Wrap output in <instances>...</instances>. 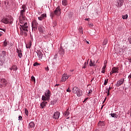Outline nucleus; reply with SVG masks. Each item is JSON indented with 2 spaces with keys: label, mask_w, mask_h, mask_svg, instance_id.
<instances>
[{
  "label": "nucleus",
  "mask_w": 131,
  "mask_h": 131,
  "mask_svg": "<svg viewBox=\"0 0 131 131\" xmlns=\"http://www.w3.org/2000/svg\"><path fill=\"white\" fill-rule=\"evenodd\" d=\"M19 29L20 30V35L27 36V32H28V25L27 23H25L23 25H20Z\"/></svg>",
  "instance_id": "1"
},
{
  "label": "nucleus",
  "mask_w": 131,
  "mask_h": 131,
  "mask_svg": "<svg viewBox=\"0 0 131 131\" xmlns=\"http://www.w3.org/2000/svg\"><path fill=\"white\" fill-rule=\"evenodd\" d=\"M52 96V93L50 90L46 91L45 93V95L42 96L41 100L42 101H50V99H51V96Z\"/></svg>",
  "instance_id": "2"
},
{
  "label": "nucleus",
  "mask_w": 131,
  "mask_h": 131,
  "mask_svg": "<svg viewBox=\"0 0 131 131\" xmlns=\"http://www.w3.org/2000/svg\"><path fill=\"white\" fill-rule=\"evenodd\" d=\"M20 9H22L20 11V17L23 20H26V17H25V12H26V10H27V7H26V5H23Z\"/></svg>",
  "instance_id": "3"
},
{
  "label": "nucleus",
  "mask_w": 131,
  "mask_h": 131,
  "mask_svg": "<svg viewBox=\"0 0 131 131\" xmlns=\"http://www.w3.org/2000/svg\"><path fill=\"white\" fill-rule=\"evenodd\" d=\"M7 84L8 82L6 79H0V88H3V86H4V88H6Z\"/></svg>",
  "instance_id": "4"
},
{
  "label": "nucleus",
  "mask_w": 131,
  "mask_h": 131,
  "mask_svg": "<svg viewBox=\"0 0 131 131\" xmlns=\"http://www.w3.org/2000/svg\"><path fill=\"white\" fill-rule=\"evenodd\" d=\"M37 27H38V23H37L36 20L34 19L32 22V30H33V29H37Z\"/></svg>",
  "instance_id": "5"
},
{
  "label": "nucleus",
  "mask_w": 131,
  "mask_h": 131,
  "mask_svg": "<svg viewBox=\"0 0 131 131\" xmlns=\"http://www.w3.org/2000/svg\"><path fill=\"white\" fill-rule=\"evenodd\" d=\"M53 14L56 16H60L61 15V9L60 6H58L54 10Z\"/></svg>",
  "instance_id": "6"
},
{
  "label": "nucleus",
  "mask_w": 131,
  "mask_h": 131,
  "mask_svg": "<svg viewBox=\"0 0 131 131\" xmlns=\"http://www.w3.org/2000/svg\"><path fill=\"white\" fill-rule=\"evenodd\" d=\"M36 53H37L39 60H42V56H43V51H42V50H37V52H36Z\"/></svg>",
  "instance_id": "7"
},
{
  "label": "nucleus",
  "mask_w": 131,
  "mask_h": 131,
  "mask_svg": "<svg viewBox=\"0 0 131 131\" xmlns=\"http://www.w3.org/2000/svg\"><path fill=\"white\" fill-rule=\"evenodd\" d=\"M69 77H70V75H67V74L64 73L62 75L61 81H62V82H65Z\"/></svg>",
  "instance_id": "8"
},
{
  "label": "nucleus",
  "mask_w": 131,
  "mask_h": 131,
  "mask_svg": "<svg viewBox=\"0 0 131 131\" xmlns=\"http://www.w3.org/2000/svg\"><path fill=\"white\" fill-rule=\"evenodd\" d=\"M123 82H124V78H121L120 80L117 81L116 86H120L121 84H123Z\"/></svg>",
  "instance_id": "9"
},
{
  "label": "nucleus",
  "mask_w": 131,
  "mask_h": 131,
  "mask_svg": "<svg viewBox=\"0 0 131 131\" xmlns=\"http://www.w3.org/2000/svg\"><path fill=\"white\" fill-rule=\"evenodd\" d=\"M2 22L4 24H9V23H11V21H10V19L9 18H6V17H4L2 19Z\"/></svg>",
  "instance_id": "10"
},
{
  "label": "nucleus",
  "mask_w": 131,
  "mask_h": 131,
  "mask_svg": "<svg viewBox=\"0 0 131 131\" xmlns=\"http://www.w3.org/2000/svg\"><path fill=\"white\" fill-rule=\"evenodd\" d=\"M59 117H60V112L58 111L55 112L53 114V118L54 119H59Z\"/></svg>",
  "instance_id": "11"
},
{
  "label": "nucleus",
  "mask_w": 131,
  "mask_h": 131,
  "mask_svg": "<svg viewBox=\"0 0 131 131\" xmlns=\"http://www.w3.org/2000/svg\"><path fill=\"white\" fill-rule=\"evenodd\" d=\"M117 5L116 7H122L123 6V3H124V0H117Z\"/></svg>",
  "instance_id": "12"
},
{
  "label": "nucleus",
  "mask_w": 131,
  "mask_h": 131,
  "mask_svg": "<svg viewBox=\"0 0 131 131\" xmlns=\"http://www.w3.org/2000/svg\"><path fill=\"white\" fill-rule=\"evenodd\" d=\"M16 53H17V56L19 58H21L23 57V55L22 54V51L21 50L17 49Z\"/></svg>",
  "instance_id": "13"
},
{
  "label": "nucleus",
  "mask_w": 131,
  "mask_h": 131,
  "mask_svg": "<svg viewBox=\"0 0 131 131\" xmlns=\"http://www.w3.org/2000/svg\"><path fill=\"white\" fill-rule=\"evenodd\" d=\"M45 29V28L42 25H39L38 27V30H39V32L40 33H43V30Z\"/></svg>",
  "instance_id": "14"
},
{
  "label": "nucleus",
  "mask_w": 131,
  "mask_h": 131,
  "mask_svg": "<svg viewBox=\"0 0 131 131\" xmlns=\"http://www.w3.org/2000/svg\"><path fill=\"white\" fill-rule=\"evenodd\" d=\"M47 104H48V102L46 101H43L40 104L41 109H43V107L47 106Z\"/></svg>",
  "instance_id": "15"
},
{
  "label": "nucleus",
  "mask_w": 131,
  "mask_h": 131,
  "mask_svg": "<svg viewBox=\"0 0 131 131\" xmlns=\"http://www.w3.org/2000/svg\"><path fill=\"white\" fill-rule=\"evenodd\" d=\"M107 61H105L104 62V66L102 68L101 73H105V69H106V67H107Z\"/></svg>",
  "instance_id": "16"
},
{
  "label": "nucleus",
  "mask_w": 131,
  "mask_h": 131,
  "mask_svg": "<svg viewBox=\"0 0 131 131\" xmlns=\"http://www.w3.org/2000/svg\"><path fill=\"white\" fill-rule=\"evenodd\" d=\"M64 53L65 52L64 51V49H63V48L60 47L59 49L58 54H59V55H61V56H63Z\"/></svg>",
  "instance_id": "17"
},
{
  "label": "nucleus",
  "mask_w": 131,
  "mask_h": 131,
  "mask_svg": "<svg viewBox=\"0 0 131 131\" xmlns=\"http://www.w3.org/2000/svg\"><path fill=\"white\" fill-rule=\"evenodd\" d=\"M113 71V73H118V71H119V69L116 67H113L112 69Z\"/></svg>",
  "instance_id": "18"
},
{
  "label": "nucleus",
  "mask_w": 131,
  "mask_h": 131,
  "mask_svg": "<svg viewBox=\"0 0 131 131\" xmlns=\"http://www.w3.org/2000/svg\"><path fill=\"white\" fill-rule=\"evenodd\" d=\"M47 17V14H42L40 15V17H38V19L39 21H42L43 20V18Z\"/></svg>",
  "instance_id": "19"
},
{
  "label": "nucleus",
  "mask_w": 131,
  "mask_h": 131,
  "mask_svg": "<svg viewBox=\"0 0 131 131\" xmlns=\"http://www.w3.org/2000/svg\"><path fill=\"white\" fill-rule=\"evenodd\" d=\"M77 97H81L82 96V91L80 89H78V91H77V93H76Z\"/></svg>",
  "instance_id": "20"
},
{
  "label": "nucleus",
  "mask_w": 131,
  "mask_h": 131,
  "mask_svg": "<svg viewBox=\"0 0 131 131\" xmlns=\"http://www.w3.org/2000/svg\"><path fill=\"white\" fill-rule=\"evenodd\" d=\"M79 89H78V88H77V86H74L73 88L72 92V93H73V94H76V93H77V91Z\"/></svg>",
  "instance_id": "21"
},
{
  "label": "nucleus",
  "mask_w": 131,
  "mask_h": 131,
  "mask_svg": "<svg viewBox=\"0 0 131 131\" xmlns=\"http://www.w3.org/2000/svg\"><path fill=\"white\" fill-rule=\"evenodd\" d=\"M35 126V124H34V122H31L29 124V128H32Z\"/></svg>",
  "instance_id": "22"
},
{
  "label": "nucleus",
  "mask_w": 131,
  "mask_h": 131,
  "mask_svg": "<svg viewBox=\"0 0 131 131\" xmlns=\"http://www.w3.org/2000/svg\"><path fill=\"white\" fill-rule=\"evenodd\" d=\"M62 5L66 7V6L68 5V0H62Z\"/></svg>",
  "instance_id": "23"
},
{
  "label": "nucleus",
  "mask_w": 131,
  "mask_h": 131,
  "mask_svg": "<svg viewBox=\"0 0 131 131\" xmlns=\"http://www.w3.org/2000/svg\"><path fill=\"white\" fill-rule=\"evenodd\" d=\"M68 110H69V109H67V110L64 112V117H67V116H69L70 115V113Z\"/></svg>",
  "instance_id": "24"
},
{
  "label": "nucleus",
  "mask_w": 131,
  "mask_h": 131,
  "mask_svg": "<svg viewBox=\"0 0 131 131\" xmlns=\"http://www.w3.org/2000/svg\"><path fill=\"white\" fill-rule=\"evenodd\" d=\"M110 115H111V117H113V118H117L118 117V115L116 114H110Z\"/></svg>",
  "instance_id": "25"
},
{
  "label": "nucleus",
  "mask_w": 131,
  "mask_h": 131,
  "mask_svg": "<svg viewBox=\"0 0 131 131\" xmlns=\"http://www.w3.org/2000/svg\"><path fill=\"white\" fill-rule=\"evenodd\" d=\"M32 43L31 41L29 42L27 44H26L27 49H30L31 48Z\"/></svg>",
  "instance_id": "26"
},
{
  "label": "nucleus",
  "mask_w": 131,
  "mask_h": 131,
  "mask_svg": "<svg viewBox=\"0 0 131 131\" xmlns=\"http://www.w3.org/2000/svg\"><path fill=\"white\" fill-rule=\"evenodd\" d=\"M8 45H9V42H7V39H5L3 42V46L6 48V47H8Z\"/></svg>",
  "instance_id": "27"
},
{
  "label": "nucleus",
  "mask_w": 131,
  "mask_h": 131,
  "mask_svg": "<svg viewBox=\"0 0 131 131\" xmlns=\"http://www.w3.org/2000/svg\"><path fill=\"white\" fill-rule=\"evenodd\" d=\"M25 20L23 19V18L20 17V23L21 25H23L24 23H25Z\"/></svg>",
  "instance_id": "28"
},
{
  "label": "nucleus",
  "mask_w": 131,
  "mask_h": 131,
  "mask_svg": "<svg viewBox=\"0 0 131 131\" xmlns=\"http://www.w3.org/2000/svg\"><path fill=\"white\" fill-rule=\"evenodd\" d=\"M58 100L57 99H54L51 101V105H55V104H56Z\"/></svg>",
  "instance_id": "29"
},
{
  "label": "nucleus",
  "mask_w": 131,
  "mask_h": 131,
  "mask_svg": "<svg viewBox=\"0 0 131 131\" xmlns=\"http://www.w3.org/2000/svg\"><path fill=\"white\" fill-rule=\"evenodd\" d=\"M31 81H33V82H34V83H35V77H34V76H32L31 77Z\"/></svg>",
  "instance_id": "30"
},
{
  "label": "nucleus",
  "mask_w": 131,
  "mask_h": 131,
  "mask_svg": "<svg viewBox=\"0 0 131 131\" xmlns=\"http://www.w3.org/2000/svg\"><path fill=\"white\" fill-rule=\"evenodd\" d=\"M4 33H6V30H3V31H0V36H2Z\"/></svg>",
  "instance_id": "31"
},
{
  "label": "nucleus",
  "mask_w": 131,
  "mask_h": 131,
  "mask_svg": "<svg viewBox=\"0 0 131 131\" xmlns=\"http://www.w3.org/2000/svg\"><path fill=\"white\" fill-rule=\"evenodd\" d=\"M89 65H90V66L91 67H93V66H94V62H93L92 61V59H91V60H90V63H89Z\"/></svg>",
  "instance_id": "32"
},
{
  "label": "nucleus",
  "mask_w": 131,
  "mask_h": 131,
  "mask_svg": "<svg viewBox=\"0 0 131 131\" xmlns=\"http://www.w3.org/2000/svg\"><path fill=\"white\" fill-rule=\"evenodd\" d=\"M128 17V15H127V14H126L125 15H122V18L123 19H127Z\"/></svg>",
  "instance_id": "33"
},
{
  "label": "nucleus",
  "mask_w": 131,
  "mask_h": 131,
  "mask_svg": "<svg viewBox=\"0 0 131 131\" xmlns=\"http://www.w3.org/2000/svg\"><path fill=\"white\" fill-rule=\"evenodd\" d=\"M107 42H108V40L107 39H105L103 42V46H106V45H107Z\"/></svg>",
  "instance_id": "34"
},
{
  "label": "nucleus",
  "mask_w": 131,
  "mask_h": 131,
  "mask_svg": "<svg viewBox=\"0 0 131 131\" xmlns=\"http://www.w3.org/2000/svg\"><path fill=\"white\" fill-rule=\"evenodd\" d=\"M111 89V87H109L108 90H107L106 93H107V96H109L110 95V89Z\"/></svg>",
  "instance_id": "35"
},
{
  "label": "nucleus",
  "mask_w": 131,
  "mask_h": 131,
  "mask_svg": "<svg viewBox=\"0 0 131 131\" xmlns=\"http://www.w3.org/2000/svg\"><path fill=\"white\" fill-rule=\"evenodd\" d=\"M25 113L26 115H28L29 112L28 110H27V108H25Z\"/></svg>",
  "instance_id": "36"
},
{
  "label": "nucleus",
  "mask_w": 131,
  "mask_h": 131,
  "mask_svg": "<svg viewBox=\"0 0 131 131\" xmlns=\"http://www.w3.org/2000/svg\"><path fill=\"white\" fill-rule=\"evenodd\" d=\"M99 124H100V125H103V126H105V124H104V122H101V121H99Z\"/></svg>",
  "instance_id": "37"
},
{
  "label": "nucleus",
  "mask_w": 131,
  "mask_h": 131,
  "mask_svg": "<svg viewBox=\"0 0 131 131\" xmlns=\"http://www.w3.org/2000/svg\"><path fill=\"white\" fill-rule=\"evenodd\" d=\"M6 51H2V56H3V57H5V56H6Z\"/></svg>",
  "instance_id": "38"
},
{
  "label": "nucleus",
  "mask_w": 131,
  "mask_h": 131,
  "mask_svg": "<svg viewBox=\"0 0 131 131\" xmlns=\"http://www.w3.org/2000/svg\"><path fill=\"white\" fill-rule=\"evenodd\" d=\"M107 83H108V79H107V80H105L104 81V85H107Z\"/></svg>",
  "instance_id": "39"
},
{
  "label": "nucleus",
  "mask_w": 131,
  "mask_h": 131,
  "mask_svg": "<svg viewBox=\"0 0 131 131\" xmlns=\"http://www.w3.org/2000/svg\"><path fill=\"white\" fill-rule=\"evenodd\" d=\"M38 65H39V63H37V62H35L34 64H33V66L35 67V66H38Z\"/></svg>",
  "instance_id": "40"
},
{
  "label": "nucleus",
  "mask_w": 131,
  "mask_h": 131,
  "mask_svg": "<svg viewBox=\"0 0 131 131\" xmlns=\"http://www.w3.org/2000/svg\"><path fill=\"white\" fill-rule=\"evenodd\" d=\"M67 92L70 93L71 92V90H70L69 88L68 89H67Z\"/></svg>",
  "instance_id": "41"
},
{
  "label": "nucleus",
  "mask_w": 131,
  "mask_h": 131,
  "mask_svg": "<svg viewBox=\"0 0 131 131\" xmlns=\"http://www.w3.org/2000/svg\"><path fill=\"white\" fill-rule=\"evenodd\" d=\"M18 120H22V116H19L18 117Z\"/></svg>",
  "instance_id": "42"
},
{
  "label": "nucleus",
  "mask_w": 131,
  "mask_h": 131,
  "mask_svg": "<svg viewBox=\"0 0 131 131\" xmlns=\"http://www.w3.org/2000/svg\"><path fill=\"white\" fill-rule=\"evenodd\" d=\"M128 41L129 43L131 44V37L128 38Z\"/></svg>",
  "instance_id": "43"
},
{
  "label": "nucleus",
  "mask_w": 131,
  "mask_h": 131,
  "mask_svg": "<svg viewBox=\"0 0 131 131\" xmlns=\"http://www.w3.org/2000/svg\"><path fill=\"white\" fill-rule=\"evenodd\" d=\"M88 64H89V62H86V61H85L84 63V65L88 66Z\"/></svg>",
  "instance_id": "44"
},
{
  "label": "nucleus",
  "mask_w": 131,
  "mask_h": 131,
  "mask_svg": "<svg viewBox=\"0 0 131 131\" xmlns=\"http://www.w3.org/2000/svg\"><path fill=\"white\" fill-rule=\"evenodd\" d=\"M82 68H83V69H85V68H86V66L83 64V67H82Z\"/></svg>",
  "instance_id": "45"
},
{
  "label": "nucleus",
  "mask_w": 131,
  "mask_h": 131,
  "mask_svg": "<svg viewBox=\"0 0 131 131\" xmlns=\"http://www.w3.org/2000/svg\"><path fill=\"white\" fill-rule=\"evenodd\" d=\"M93 92V90H92V89H90L89 91V94H91V93Z\"/></svg>",
  "instance_id": "46"
},
{
  "label": "nucleus",
  "mask_w": 131,
  "mask_h": 131,
  "mask_svg": "<svg viewBox=\"0 0 131 131\" xmlns=\"http://www.w3.org/2000/svg\"><path fill=\"white\" fill-rule=\"evenodd\" d=\"M45 70H46V71H49V67H47V68H45Z\"/></svg>",
  "instance_id": "47"
},
{
  "label": "nucleus",
  "mask_w": 131,
  "mask_h": 131,
  "mask_svg": "<svg viewBox=\"0 0 131 131\" xmlns=\"http://www.w3.org/2000/svg\"><path fill=\"white\" fill-rule=\"evenodd\" d=\"M88 99H89V98H85L84 101H83V103H84V102H85V101H87Z\"/></svg>",
  "instance_id": "48"
},
{
  "label": "nucleus",
  "mask_w": 131,
  "mask_h": 131,
  "mask_svg": "<svg viewBox=\"0 0 131 131\" xmlns=\"http://www.w3.org/2000/svg\"><path fill=\"white\" fill-rule=\"evenodd\" d=\"M85 42H86V43H88V45H90V41H87L86 40H85Z\"/></svg>",
  "instance_id": "49"
},
{
  "label": "nucleus",
  "mask_w": 131,
  "mask_h": 131,
  "mask_svg": "<svg viewBox=\"0 0 131 131\" xmlns=\"http://www.w3.org/2000/svg\"><path fill=\"white\" fill-rule=\"evenodd\" d=\"M129 60V64H130V65H131V58H130V59H128Z\"/></svg>",
  "instance_id": "50"
},
{
  "label": "nucleus",
  "mask_w": 131,
  "mask_h": 131,
  "mask_svg": "<svg viewBox=\"0 0 131 131\" xmlns=\"http://www.w3.org/2000/svg\"><path fill=\"white\" fill-rule=\"evenodd\" d=\"M113 71H111V72H110V75H112V74H113Z\"/></svg>",
  "instance_id": "51"
},
{
  "label": "nucleus",
  "mask_w": 131,
  "mask_h": 131,
  "mask_svg": "<svg viewBox=\"0 0 131 131\" xmlns=\"http://www.w3.org/2000/svg\"><path fill=\"white\" fill-rule=\"evenodd\" d=\"M93 24H89V26H90V27H93Z\"/></svg>",
  "instance_id": "52"
},
{
  "label": "nucleus",
  "mask_w": 131,
  "mask_h": 131,
  "mask_svg": "<svg viewBox=\"0 0 131 131\" xmlns=\"http://www.w3.org/2000/svg\"><path fill=\"white\" fill-rule=\"evenodd\" d=\"M128 78L129 79L131 78V74L129 75Z\"/></svg>",
  "instance_id": "53"
},
{
  "label": "nucleus",
  "mask_w": 131,
  "mask_h": 131,
  "mask_svg": "<svg viewBox=\"0 0 131 131\" xmlns=\"http://www.w3.org/2000/svg\"><path fill=\"white\" fill-rule=\"evenodd\" d=\"M106 98L104 99V101L102 102V104H104V103H105V101H106Z\"/></svg>",
  "instance_id": "54"
},
{
  "label": "nucleus",
  "mask_w": 131,
  "mask_h": 131,
  "mask_svg": "<svg viewBox=\"0 0 131 131\" xmlns=\"http://www.w3.org/2000/svg\"><path fill=\"white\" fill-rule=\"evenodd\" d=\"M120 51H122V53H123V52H124V50H123V49H121L120 50Z\"/></svg>",
  "instance_id": "55"
},
{
  "label": "nucleus",
  "mask_w": 131,
  "mask_h": 131,
  "mask_svg": "<svg viewBox=\"0 0 131 131\" xmlns=\"http://www.w3.org/2000/svg\"><path fill=\"white\" fill-rule=\"evenodd\" d=\"M4 30H5V29H2L0 28V30H2L3 31H4Z\"/></svg>",
  "instance_id": "56"
},
{
  "label": "nucleus",
  "mask_w": 131,
  "mask_h": 131,
  "mask_svg": "<svg viewBox=\"0 0 131 131\" xmlns=\"http://www.w3.org/2000/svg\"><path fill=\"white\" fill-rule=\"evenodd\" d=\"M94 79H95V78H93L91 81V82H92V81H93V80H94Z\"/></svg>",
  "instance_id": "57"
},
{
  "label": "nucleus",
  "mask_w": 131,
  "mask_h": 131,
  "mask_svg": "<svg viewBox=\"0 0 131 131\" xmlns=\"http://www.w3.org/2000/svg\"><path fill=\"white\" fill-rule=\"evenodd\" d=\"M58 85H60V84H55V86H58Z\"/></svg>",
  "instance_id": "58"
},
{
  "label": "nucleus",
  "mask_w": 131,
  "mask_h": 131,
  "mask_svg": "<svg viewBox=\"0 0 131 131\" xmlns=\"http://www.w3.org/2000/svg\"><path fill=\"white\" fill-rule=\"evenodd\" d=\"M85 21H89V18H85Z\"/></svg>",
  "instance_id": "59"
},
{
  "label": "nucleus",
  "mask_w": 131,
  "mask_h": 131,
  "mask_svg": "<svg viewBox=\"0 0 131 131\" xmlns=\"http://www.w3.org/2000/svg\"><path fill=\"white\" fill-rule=\"evenodd\" d=\"M103 107H104V105H102V106L101 107V110H102V109H103Z\"/></svg>",
  "instance_id": "60"
},
{
  "label": "nucleus",
  "mask_w": 131,
  "mask_h": 131,
  "mask_svg": "<svg viewBox=\"0 0 131 131\" xmlns=\"http://www.w3.org/2000/svg\"><path fill=\"white\" fill-rule=\"evenodd\" d=\"M71 72H73L74 70H70Z\"/></svg>",
  "instance_id": "61"
},
{
  "label": "nucleus",
  "mask_w": 131,
  "mask_h": 131,
  "mask_svg": "<svg viewBox=\"0 0 131 131\" xmlns=\"http://www.w3.org/2000/svg\"><path fill=\"white\" fill-rule=\"evenodd\" d=\"M54 57H55V58H57V55H55L54 56Z\"/></svg>",
  "instance_id": "62"
},
{
  "label": "nucleus",
  "mask_w": 131,
  "mask_h": 131,
  "mask_svg": "<svg viewBox=\"0 0 131 131\" xmlns=\"http://www.w3.org/2000/svg\"><path fill=\"white\" fill-rule=\"evenodd\" d=\"M69 118H70V117H68V118H67V119H69Z\"/></svg>",
  "instance_id": "63"
}]
</instances>
